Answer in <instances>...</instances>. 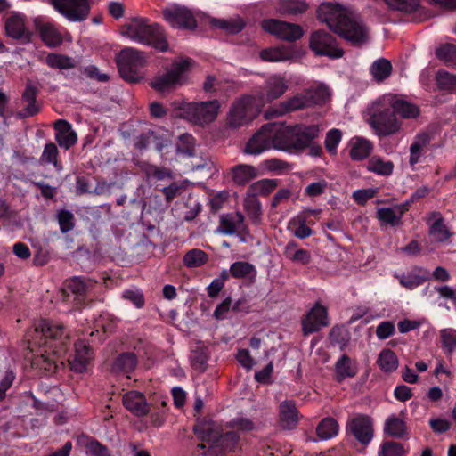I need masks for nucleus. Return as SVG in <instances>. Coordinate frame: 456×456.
I'll return each mask as SVG.
<instances>
[{
    "mask_svg": "<svg viewBox=\"0 0 456 456\" xmlns=\"http://www.w3.org/2000/svg\"><path fill=\"white\" fill-rule=\"evenodd\" d=\"M275 125L265 124L252 135L245 146V152L251 155H258L264 151L274 148Z\"/></svg>",
    "mask_w": 456,
    "mask_h": 456,
    "instance_id": "15",
    "label": "nucleus"
},
{
    "mask_svg": "<svg viewBox=\"0 0 456 456\" xmlns=\"http://www.w3.org/2000/svg\"><path fill=\"white\" fill-rule=\"evenodd\" d=\"M54 10L69 21L81 22L88 18L89 0H49Z\"/></svg>",
    "mask_w": 456,
    "mask_h": 456,
    "instance_id": "12",
    "label": "nucleus"
},
{
    "mask_svg": "<svg viewBox=\"0 0 456 456\" xmlns=\"http://www.w3.org/2000/svg\"><path fill=\"white\" fill-rule=\"evenodd\" d=\"M194 433L202 442H207L215 450L219 449L222 453L235 452L240 441L237 431H228L218 437L209 427L197 424L194 426Z\"/></svg>",
    "mask_w": 456,
    "mask_h": 456,
    "instance_id": "10",
    "label": "nucleus"
},
{
    "mask_svg": "<svg viewBox=\"0 0 456 456\" xmlns=\"http://www.w3.org/2000/svg\"><path fill=\"white\" fill-rule=\"evenodd\" d=\"M317 17L331 31L353 45H359L367 39V31L362 23L351 17L340 4H322L317 9Z\"/></svg>",
    "mask_w": 456,
    "mask_h": 456,
    "instance_id": "1",
    "label": "nucleus"
},
{
    "mask_svg": "<svg viewBox=\"0 0 456 456\" xmlns=\"http://www.w3.org/2000/svg\"><path fill=\"white\" fill-rule=\"evenodd\" d=\"M77 444L85 447L89 456H110L109 449L94 437L80 436Z\"/></svg>",
    "mask_w": 456,
    "mask_h": 456,
    "instance_id": "36",
    "label": "nucleus"
},
{
    "mask_svg": "<svg viewBox=\"0 0 456 456\" xmlns=\"http://www.w3.org/2000/svg\"><path fill=\"white\" fill-rule=\"evenodd\" d=\"M230 278L226 269H224L217 278H215L207 288L208 296L211 298L216 297L224 287V283Z\"/></svg>",
    "mask_w": 456,
    "mask_h": 456,
    "instance_id": "56",
    "label": "nucleus"
},
{
    "mask_svg": "<svg viewBox=\"0 0 456 456\" xmlns=\"http://www.w3.org/2000/svg\"><path fill=\"white\" fill-rule=\"evenodd\" d=\"M339 426L338 421L331 418H324L316 428V434L322 440L330 439L338 433Z\"/></svg>",
    "mask_w": 456,
    "mask_h": 456,
    "instance_id": "39",
    "label": "nucleus"
},
{
    "mask_svg": "<svg viewBox=\"0 0 456 456\" xmlns=\"http://www.w3.org/2000/svg\"><path fill=\"white\" fill-rule=\"evenodd\" d=\"M262 28L265 31L289 42H294L303 36V29L299 25L274 19L265 20Z\"/></svg>",
    "mask_w": 456,
    "mask_h": 456,
    "instance_id": "17",
    "label": "nucleus"
},
{
    "mask_svg": "<svg viewBox=\"0 0 456 456\" xmlns=\"http://www.w3.org/2000/svg\"><path fill=\"white\" fill-rule=\"evenodd\" d=\"M37 28L42 40L48 46H57L61 44L62 38L61 35L51 24L45 23L37 25Z\"/></svg>",
    "mask_w": 456,
    "mask_h": 456,
    "instance_id": "44",
    "label": "nucleus"
},
{
    "mask_svg": "<svg viewBox=\"0 0 456 456\" xmlns=\"http://www.w3.org/2000/svg\"><path fill=\"white\" fill-rule=\"evenodd\" d=\"M408 205L406 203L396 205L395 208H379L376 212V217L381 225L398 226L402 224L403 214L408 210Z\"/></svg>",
    "mask_w": 456,
    "mask_h": 456,
    "instance_id": "28",
    "label": "nucleus"
},
{
    "mask_svg": "<svg viewBox=\"0 0 456 456\" xmlns=\"http://www.w3.org/2000/svg\"><path fill=\"white\" fill-rule=\"evenodd\" d=\"M279 8L281 13L297 15L304 13L308 4L305 0H281Z\"/></svg>",
    "mask_w": 456,
    "mask_h": 456,
    "instance_id": "52",
    "label": "nucleus"
},
{
    "mask_svg": "<svg viewBox=\"0 0 456 456\" xmlns=\"http://www.w3.org/2000/svg\"><path fill=\"white\" fill-rule=\"evenodd\" d=\"M6 35L14 39L23 42L31 40V33L25 27L24 17L20 14H14L7 18L5 21Z\"/></svg>",
    "mask_w": 456,
    "mask_h": 456,
    "instance_id": "26",
    "label": "nucleus"
},
{
    "mask_svg": "<svg viewBox=\"0 0 456 456\" xmlns=\"http://www.w3.org/2000/svg\"><path fill=\"white\" fill-rule=\"evenodd\" d=\"M122 401L124 407L136 417H144L150 412V405L141 392L129 391L124 395Z\"/></svg>",
    "mask_w": 456,
    "mask_h": 456,
    "instance_id": "22",
    "label": "nucleus"
},
{
    "mask_svg": "<svg viewBox=\"0 0 456 456\" xmlns=\"http://www.w3.org/2000/svg\"><path fill=\"white\" fill-rule=\"evenodd\" d=\"M298 411L296 403L291 400H285L280 403L279 417L283 428L293 429L298 422Z\"/></svg>",
    "mask_w": 456,
    "mask_h": 456,
    "instance_id": "29",
    "label": "nucleus"
},
{
    "mask_svg": "<svg viewBox=\"0 0 456 456\" xmlns=\"http://www.w3.org/2000/svg\"><path fill=\"white\" fill-rule=\"evenodd\" d=\"M45 62L48 67L60 70L74 69L76 67V61L73 58L56 53H48Z\"/></svg>",
    "mask_w": 456,
    "mask_h": 456,
    "instance_id": "38",
    "label": "nucleus"
},
{
    "mask_svg": "<svg viewBox=\"0 0 456 456\" xmlns=\"http://www.w3.org/2000/svg\"><path fill=\"white\" fill-rule=\"evenodd\" d=\"M164 20L173 28L194 29L197 21L192 12L185 6L175 5L162 12Z\"/></svg>",
    "mask_w": 456,
    "mask_h": 456,
    "instance_id": "18",
    "label": "nucleus"
},
{
    "mask_svg": "<svg viewBox=\"0 0 456 456\" xmlns=\"http://www.w3.org/2000/svg\"><path fill=\"white\" fill-rule=\"evenodd\" d=\"M370 74L377 82H382L392 73V64L389 61L380 58L370 66Z\"/></svg>",
    "mask_w": 456,
    "mask_h": 456,
    "instance_id": "42",
    "label": "nucleus"
},
{
    "mask_svg": "<svg viewBox=\"0 0 456 456\" xmlns=\"http://www.w3.org/2000/svg\"><path fill=\"white\" fill-rule=\"evenodd\" d=\"M59 151L57 146L53 142H48L45 145L40 161L44 164H53L57 170H60L61 165L57 159Z\"/></svg>",
    "mask_w": 456,
    "mask_h": 456,
    "instance_id": "55",
    "label": "nucleus"
},
{
    "mask_svg": "<svg viewBox=\"0 0 456 456\" xmlns=\"http://www.w3.org/2000/svg\"><path fill=\"white\" fill-rule=\"evenodd\" d=\"M190 60L174 62L165 74L157 76L151 82V86L159 92H168L182 85L183 75L190 67Z\"/></svg>",
    "mask_w": 456,
    "mask_h": 456,
    "instance_id": "11",
    "label": "nucleus"
},
{
    "mask_svg": "<svg viewBox=\"0 0 456 456\" xmlns=\"http://www.w3.org/2000/svg\"><path fill=\"white\" fill-rule=\"evenodd\" d=\"M244 219V216L240 212L221 215L217 229L223 234L232 235L240 229Z\"/></svg>",
    "mask_w": 456,
    "mask_h": 456,
    "instance_id": "33",
    "label": "nucleus"
},
{
    "mask_svg": "<svg viewBox=\"0 0 456 456\" xmlns=\"http://www.w3.org/2000/svg\"><path fill=\"white\" fill-rule=\"evenodd\" d=\"M442 348L448 354L454 352L456 348V330L444 329L441 330Z\"/></svg>",
    "mask_w": 456,
    "mask_h": 456,
    "instance_id": "60",
    "label": "nucleus"
},
{
    "mask_svg": "<svg viewBox=\"0 0 456 456\" xmlns=\"http://www.w3.org/2000/svg\"><path fill=\"white\" fill-rule=\"evenodd\" d=\"M164 137L154 131L142 133L135 142L136 148L142 150L152 148L158 152H161L167 146Z\"/></svg>",
    "mask_w": 456,
    "mask_h": 456,
    "instance_id": "34",
    "label": "nucleus"
},
{
    "mask_svg": "<svg viewBox=\"0 0 456 456\" xmlns=\"http://www.w3.org/2000/svg\"><path fill=\"white\" fill-rule=\"evenodd\" d=\"M378 364L384 372H393L398 367V358L390 349H384L379 355Z\"/></svg>",
    "mask_w": 456,
    "mask_h": 456,
    "instance_id": "46",
    "label": "nucleus"
},
{
    "mask_svg": "<svg viewBox=\"0 0 456 456\" xmlns=\"http://www.w3.org/2000/svg\"><path fill=\"white\" fill-rule=\"evenodd\" d=\"M195 139L191 134H183L179 136L176 150L177 152L186 156L194 155Z\"/></svg>",
    "mask_w": 456,
    "mask_h": 456,
    "instance_id": "58",
    "label": "nucleus"
},
{
    "mask_svg": "<svg viewBox=\"0 0 456 456\" xmlns=\"http://www.w3.org/2000/svg\"><path fill=\"white\" fill-rule=\"evenodd\" d=\"M388 5L391 7L406 12V13H413L416 12L419 5V0H384Z\"/></svg>",
    "mask_w": 456,
    "mask_h": 456,
    "instance_id": "57",
    "label": "nucleus"
},
{
    "mask_svg": "<svg viewBox=\"0 0 456 456\" xmlns=\"http://www.w3.org/2000/svg\"><path fill=\"white\" fill-rule=\"evenodd\" d=\"M252 109L253 99L250 96L245 95L235 101L229 111V125L238 127L251 120Z\"/></svg>",
    "mask_w": 456,
    "mask_h": 456,
    "instance_id": "19",
    "label": "nucleus"
},
{
    "mask_svg": "<svg viewBox=\"0 0 456 456\" xmlns=\"http://www.w3.org/2000/svg\"><path fill=\"white\" fill-rule=\"evenodd\" d=\"M212 23L213 25L218 27L221 29H224L231 34H237L242 31L245 27V23L240 20L230 21L215 19Z\"/></svg>",
    "mask_w": 456,
    "mask_h": 456,
    "instance_id": "61",
    "label": "nucleus"
},
{
    "mask_svg": "<svg viewBox=\"0 0 456 456\" xmlns=\"http://www.w3.org/2000/svg\"><path fill=\"white\" fill-rule=\"evenodd\" d=\"M371 144L370 142L363 138H356L355 142L352 143L350 150V158L353 160H362L370 154Z\"/></svg>",
    "mask_w": 456,
    "mask_h": 456,
    "instance_id": "47",
    "label": "nucleus"
},
{
    "mask_svg": "<svg viewBox=\"0 0 456 456\" xmlns=\"http://www.w3.org/2000/svg\"><path fill=\"white\" fill-rule=\"evenodd\" d=\"M57 220L61 233H67L75 227V216L69 210L61 209L58 211Z\"/></svg>",
    "mask_w": 456,
    "mask_h": 456,
    "instance_id": "59",
    "label": "nucleus"
},
{
    "mask_svg": "<svg viewBox=\"0 0 456 456\" xmlns=\"http://www.w3.org/2000/svg\"><path fill=\"white\" fill-rule=\"evenodd\" d=\"M358 368L355 362L346 354H342L335 363V379L338 382H343L346 378H354L357 375Z\"/></svg>",
    "mask_w": 456,
    "mask_h": 456,
    "instance_id": "31",
    "label": "nucleus"
},
{
    "mask_svg": "<svg viewBox=\"0 0 456 456\" xmlns=\"http://www.w3.org/2000/svg\"><path fill=\"white\" fill-rule=\"evenodd\" d=\"M436 83L442 89H453L456 87V75L445 70H438L436 73Z\"/></svg>",
    "mask_w": 456,
    "mask_h": 456,
    "instance_id": "64",
    "label": "nucleus"
},
{
    "mask_svg": "<svg viewBox=\"0 0 456 456\" xmlns=\"http://www.w3.org/2000/svg\"><path fill=\"white\" fill-rule=\"evenodd\" d=\"M408 450L401 443L394 441L383 442L379 451V456H406Z\"/></svg>",
    "mask_w": 456,
    "mask_h": 456,
    "instance_id": "54",
    "label": "nucleus"
},
{
    "mask_svg": "<svg viewBox=\"0 0 456 456\" xmlns=\"http://www.w3.org/2000/svg\"><path fill=\"white\" fill-rule=\"evenodd\" d=\"M278 185L277 180L274 179H261L256 183H253L248 190V195L266 196L270 194Z\"/></svg>",
    "mask_w": 456,
    "mask_h": 456,
    "instance_id": "45",
    "label": "nucleus"
},
{
    "mask_svg": "<svg viewBox=\"0 0 456 456\" xmlns=\"http://www.w3.org/2000/svg\"><path fill=\"white\" fill-rule=\"evenodd\" d=\"M436 55L446 66L456 69V46L454 45L448 43L440 45L436 51Z\"/></svg>",
    "mask_w": 456,
    "mask_h": 456,
    "instance_id": "50",
    "label": "nucleus"
},
{
    "mask_svg": "<svg viewBox=\"0 0 456 456\" xmlns=\"http://www.w3.org/2000/svg\"><path fill=\"white\" fill-rule=\"evenodd\" d=\"M310 47L317 55L332 59L340 58L344 54V51L338 47L336 38L324 30H317L312 34Z\"/></svg>",
    "mask_w": 456,
    "mask_h": 456,
    "instance_id": "13",
    "label": "nucleus"
},
{
    "mask_svg": "<svg viewBox=\"0 0 456 456\" xmlns=\"http://www.w3.org/2000/svg\"><path fill=\"white\" fill-rule=\"evenodd\" d=\"M9 105L10 97L0 88V118L4 126H9V118L12 115V110L10 109Z\"/></svg>",
    "mask_w": 456,
    "mask_h": 456,
    "instance_id": "63",
    "label": "nucleus"
},
{
    "mask_svg": "<svg viewBox=\"0 0 456 456\" xmlns=\"http://www.w3.org/2000/svg\"><path fill=\"white\" fill-rule=\"evenodd\" d=\"M394 277L403 288L413 290L429 281L431 273L424 267L414 265L406 272L395 273Z\"/></svg>",
    "mask_w": 456,
    "mask_h": 456,
    "instance_id": "20",
    "label": "nucleus"
},
{
    "mask_svg": "<svg viewBox=\"0 0 456 456\" xmlns=\"http://www.w3.org/2000/svg\"><path fill=\"white\" fill-rule=\"evenodd\" d=\"M54 129L55 140L60 147L69 150L77 142V133L67 120L58 119L54 124Z\"/></svg>",
    "mask_w": 456,
    "mask_h": 456,
    "instance_id": "27",
    "label": "nucleus"
},
{
    "mask_svg": "<svg viewBox=\"0 0 456 456\" xmlns=\"http://www.w3.org/2000/svg\"><path fill=\"white\" fill-rule=\"evenodd\" d=\"M69 336L67 328L60 322L43 319L35 327L31 335L28 334V347H46L44 353L57 354L65 349Z\"/></svg>",
    "mask_w": 456,
    "mask_h": 456,
    "instance_id": "3",
    "label": "nucleus"
},
{
    "mask_svg": "<svg viewBox=\"0 0 456 456\" xmlns=\"http://www.w3.org/2000/svg\"><path fill=\"white\" fill-rule=\"evenodd\" d=\"M320 134L317 125L297 124L277 128L274 149L286 152H300L311 145Z\"/></svg>",
    "mask_w": 456,
    "mask_h": 456,
    "instance_id": "2",
    "label": "nucleus"
},
{
    "mask_svg": "<svg viewBox=\"0 0 456 456\" xmlns=\"http://www.w3.org/2000/svg\"><path fill=\"white\" fill-rule=\"evenodd\" d=\"M93 358L91 347L84 341L75 343V354L69 360L70 369L76 372L83 373L87 370L90 361Z\"/></svg>",
    "mask_w": 456,
    "mask_h": 456,
    "instance_id": "24",
    "label": "nucleus"
},
{
    "mask_svg": "<svg viewBox=\"0 0 456 456\" xmlns=\"http://www.w3.org/2000/svg\"><path fill=\"white\" fill-rule=\"evenodd\" d=\"M208 359L207 349L203 347H197L190 354L191 367L200 372H204L207 370Z\"/></svg>",
    "mask_w": 456,
    "mask_h": 456,
    "instance_id": "53",
    "label": "nucleus"
},
{
    "mask_svg": "<svg viewBox=\"0 0 456 456\" xmlns=\"http://www.w3.org/2000/svg\"><path fill=\"white\" fill-rule=\"evenodd\" d=\"M330 98V94L326 88H317L314 91H307L303 94H297L293 97L281 102L274 110L277 116H283L287 113L303 110L314 105H322Z\"/></svg>",
    "mask_w": 456,
    "mask_h": 456,
    "instance_id": "8",
    "label": "nucleus"
},
{
    "mask_svg": "<svg viewBox=\"0 0 456 456\" xmlns=\"http://www.w3.org/2000/svg\"><path fill=\"white\" fill-rule=\"evenodd\" d=\"M391 102V107L394 110L395 115H398L400 118L404 119L416 118L419 116V108L405 99L402 98L397 94H387Z\"/></svg>",
    "mask_w": 456,
    "mask_h": 456,
    "instance_id": "25",
    "label": "nucleus"
},
{
    "mask_svg": "<svg viewBox=\"0 0 456 456\" xmlns=\"http://www.w3.org/2000/svg\"><path fill=\"white\" fill-rule=\"evenodd\" d=\"M122 34L134 41L150 45L160 52L168 49V43L161 26L148 23L141 19H134L122 28Z\"/></svg>",
    "mask_w": 456,
    "mask_h": 456,
    "instance_id": "4",
    "label": "nucleus"
},
{
    "mask_svg": "<svg viewBox=\"0 0 456 456\" xmlns=\"http://www.w3.org/2000/svg\"><path fill=\"white\" fill-rule=\"evenodd\" d=\"M342 133L339 129L333 128L330 130L325 138V147L330 154L337 153V148L341 141Z\"/></svg>",
    "mask_w": 456,
    "mask_h": 456,
    "instance_id": "62",
    "label": "nucleus"
},
{
    "mask_svg": "<svg viewBox=\"0 0 456 456\" xmlns=\"http://www.w3.org/2000/svg\"><path fill=\"white\" fill-rule=\"evenodd\" d=\"M256 167L248 164H238L231 168V175L237 185H246L258 176Z\"/></svg>",
    "mask_w": 456,
    "mask_h": 456,
    "instance_id": "32",
    "label": "nucleus"
},
{
    "mask_svg": "<svg viewBox=\"0 0 456 456\" xmlns=\"http://www.w3.org/2000/svg\"><path fill=\"white\" fill-rule=\"evenodd\" d=\"M287 88L288 86L282 77L277 76L271 77L266 82V99L273 101L281 97Z\"/></svg>",
    "mask_w": 456,
    "mask_h": 456,
    "instance_id": "40",
    "label": "nucleus"
},
{
    "mask_svg": "<svg viewBox=\"0 0 456 456\" xmlns=\"http://www.w3.org/2000/svg\"><path fill=\"white\" fill-rule=\"evenodd\" d=\"M346 432L362 445H368L374 435L373 421L370 417L363 414H358L349 419L346 423Z\"/></svg>",
    "mask_w": 456,
    "mask_h": 456,
    "instance_id": "16",
    "label": "nucleus"
},
{
    "mask_svg": "<svg viewBox=\"0 0 456 456\" xmlns=\"http://www.w3.org/2000/svg\"><path fill=\"white\" fill-rule=\"evenodd\" d=\"M368 170L379 175L387 176L393 173L394 164L392 161H385L382 158L373 156L368 162Z\"/></svg>",
    "mask_w": 456,
    "mask_h": 456,
    "instance_id": "43",
    "label": "nucleus"
},
{
    "mask_svg": "<svg viewBox=\"0 0 456 456\" xmlns=\"http://www.w3.org/2000/svg\"><path fill=\"white\" fill-rule=\"evenodd\" d=\"M38 89L31 83H28L21 94L24 107L16 113L19 119H26L37 115L41 111V104L37 102Z\"/></svg>",
    "mask_w": 456,
    "mask_h": 456,
    "instance_id": "21",
    "label": "nucleus"
},
{
    "mask_svg": "<svg viewBox=\"0 0 456 456\" xmlns=\"http://www.w3.org/2000/svg\"><path fill=\"white\" fill-rule=\"evenodd\" d=\"M146 62L142 52L132 47L122 49L117 56V65L123 79L129 83H139L142 79L140 69Z\"/></svg>",
    "mask_w": 456,
    "mask_h": 456,
    "instance_id": "7",
    "label": "nucleus"
},
{
    "mask_svg": "<svg viewBox=\"0 0 456 456\" xmlns=\"http://www.w3.org/2000/svg\"><path fill=\"white\" fill-rule=\"evenodd\" d=\"M219 109L217 100L186 102L180 108L182 117L195 125L211 123L216 118Z\"/></svg>",
    "mask_w": 456,
    "mask_h": 456,
    "instance_id": "9",
    "label": "nucleus"
},
{
    "mask_svg": "<svg viewBox=\"0 0 456 456\" xmlns=\"http://www.w3.org/2000/svg\"><path fill=\"white\" fill-rule=\"evenodd\" d=\"M230 277L234 279H249L255 281L256 276V269L254 265L246 261H236L230 265L227 270Z\"/></svg>",
    "mask_w": 456,
    "mask_h": 456,
    "instance_id": "35",
    "label": "nucleus"
},
{
    "mask_svg": "<svg viewBox=\"0 0 456 456\" xmlns=\"http://www.w3.org/2000/svg\"><path fill=\"white\" fill-rule=\"evenodd\" d=\"M96 281L85 276H74L65 281L61 289L62 299L71 305L72 310L80 311L88 304V292Z\"/></svg>",
    "mask_w": 456,
    "mask_h": 456,
    "instance_id": "6",
    "label": "nucleus"
},
{
    "mask_svg": "<svg viewBox=\"0 0 456 456\" xmlns=\"http://www.w3.org/2000/svg\"><path fill=\"white\" fill-rule=\"evenodd\" d=\"M428 222L429 224L428 235L432 240L443 243L452 236L453 233L450 232L449 228L444 224V218L440 212H431Z\"/></svg>",
    "mask_w": 456,
    "mask_h": 456,
    "instance_id": "23",
    "label": "nucleus"
},
{
    "mask_svg": "<svg viewBox=\"0 0 456 456\" xmlns=\"http://www.w3.org/2000/svg\"><path fill=\"white\" fill-rule=\"evenodd\" d=\"M305 223L306 219L304 216L294 217L289 223V229L293 231L297 238L306 239L314 233V231Z\"/></svg>",
    "mask_w": 456,
    "mask_h": 456,
    "instance_id": "49",
    "label": "nucleus"
},
{
    "mask_svg": "<svg viewBox=\"0 0 456 456\" xmlns=\"http://www.w3.org/2000/svg\"><path fill=\"white\" fill-rule=\"evenodd\" d=\"M370 111V125L379 136H388L399 131L401 124L387 94L374 102Z\"/></svg>",
    "mask_w": 456,
    "mask_h": 456,
    "instance_id": "5",
    "label": "nucleus"
},
{
    "mask_svg": "<svg viewBox=\"0 0 456 456\" xmlns=\"http://www.w3.org/2000/svg\"><path fill=\"white\" fill-rule=\"evenodd\" d=\"M208 260V255L199 248H193L186 252L183 256V264L188 268L200 267Z\"/></svg>",
    "mask_w": 456,
    "mask_h": 456,
    "instance_id": "48",
    "label": "nucleus"
},
{
    "mask_svg": "<svg viewBox=\"0 0 456 456\" xmlns=\"http://www.w3.org/2000/svg\"><path fill=\"white\" fill-rule=\"evenodd\" d=\"M384 430L390 436L402 438L406 433V424L398 417L392 416L386 420Z\"/></svg>",
    "mask_w": 456,
    "mask_h": 456,
    "instance_id": "51",
    "label": "nucleus"
},
{
    "mask_svg": "<svg viewBox=\"0 0 456 456\" xmlns=\"http://www.w3.org/2000/svg\"><path fill=\"white\" fill-rule=\"evenodd\" d=\"M329 324L328 308L317 301L301 320L302 333L308 336L320 331Z\"/></svg>",
    "mask_w": 456,
    "mask_h": 456,
    "instance_id": "14",
    "label": "nucleus"
},
{
    "mask_svg": "<svg viewBox=\"0 0 456 456\" xmlns=\"http://www.w3.org/2000/svg\"><path fill=\"white\" fill-rule=\"evenodd\" d=\"M297 243L294 240H290L285 247L284 255L292 262L307 265L311 261V255L308 250L304 248H297Z\"/></svg>",
    "mask_w": 456,
    "mask_h": 456,
    "instance_id": "37",
    "label": "nucleus"
},
{
    "mask_svg": "<svg viewBox=\"0 0 456 456\" xmlns=\"http://www.w3.org/2000/svg\"><path fill=\"white\" fill-rule=\"evenodd\" d=\"M430 142V136L426 134H418L413 142L411 144L410 147V164L415 165L419 163L421 152L424 150V148L428 145Z\"/></svg>",
    "mask_w": 456,
    "mask_h": 456,
    "instance_id": "41",
    "label": "nucleus"
},
{
    "mask_svg": "<svg viewBox=\"0 0 456 456\" xmlns=\"http://www.w3.org/2000/svg\"><path fill=\"white\" fill-rule=\"evenodd\" d=\"M138 364V358L133 352L119 354L113 361L111 370L117 374H130ZM129 378V376H127Z\"/></svg>",
    "mask_w": 456,
    "mask_h": 456,
    "instance_id": "30",
    "label": "nucleus"
}]
</instances>
